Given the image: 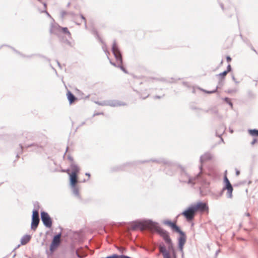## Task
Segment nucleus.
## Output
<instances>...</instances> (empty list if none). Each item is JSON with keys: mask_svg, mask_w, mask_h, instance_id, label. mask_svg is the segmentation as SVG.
Instances as JSON below:
<instances>
[{"mask_svg": "<svg viewBox=\"0 0 258 258\" xmlns=\"http://www.w3.org/2000/svg\"><path fill=\"white\" fill-rule=\"evenodd\" d=\"M211 158V157L209 154H205L201 157V161L202 162H205L207 160L210 159Z\"/></svg>", "mask_w": 258, "mask_h": 258, "instance_id": "nucleus-20", "label": "nucleus"}, {"mask_svg": "<svg viewBox=\"0 0 258 258\" xmlns=\"http://www.w3.org/2000/svg\"><path fill=\"white\" fill-rule=\"evenodd\" d=\"M196 212L194 207L191 206L185 210L182 215L185 217L187 220L191 221L194 219Z\"/></svg>", "mask_w": 258, "mask_h": 258, "instance_id": "nucleus-5", "label": "nucleus"}, {"mask_svg": "<svg viewBox=\"0 0 258 258\" xmlns=\"http://www.w3.org/2000/svg\"><path fill=\"white\" fill-rule=\"evenodd\" d=\"M60 243V234H58L53 237L52 241L50 245V251L51 253H53V252L57 249Z\"/></svg>", "mask_w": 258, "mask_h": 258, "instance_id": "nucleus-4", "label": "nucleus"}, {"mask_svg": "<svg viewBox=\"0 0 258 258\" xmlns=\"http://www.w3.org/2000/svg\"><path fill=\"white\" fill-rule=\"evenodd\" d=\"M155 227L154 222L151 221H137L132 223L131 229L133 230L139 229L141 230L148 229L151 231Z\"/></svg>", "mask_w": 258, "mask_h": 258, "instance_id": "nucleus-1", "label": "nucleus"}, {"mask_svg": "<svg viewBox=\"0 0 258 258\" xmlns=\"http://www.w3.org/2000/svg\"><path fill=\"white\" fill-rule=\"evenodd\" d=\"M195 179H196V178L189 179V181H188V183H195V181L194 180H195Z\"/></svg>", "mask_w": 258, "mask_h": 258, "instance_id": "nucleus-23", "label": "nucleus"}, {"mask_svg": "<svg viewBox=\"0 0 258 258\" xmlns=\"http://www.w3.org/2000/svg\"><path fill=\"white\" fill-rule=\"evenodd\" d=\"M159 248L160 252L162 253L164 258H176L175 252L172 246L168 245V250L166 249L164 245L161 244Z\"/></svg>", "mask_w": 258, "mask_h": 258, "instance_id": "nucleus-2", "label": "nucleus"}, {"mask_svg": "<svg viewBox=\"0 0 258 258\" xmlns=\"http://www.w3.org/2000/svg\"><path fill=\"white\" fill-rule=\"evenodd\" d=\"M67 96L70 104L73 103L77 100V98L70 91L67 92Z\"/></svg>", "mask_w": 258, "mask_h": 258, "instance_id": "nucleus-12", "label": "nucleus"}, {"mask_svg": "<svg viewBox=\"0 0 258 258\" xmlns=\"http://www.w3.org/2000/svg\"><path fill=\"white\" fill-rule=\"evenodd\" d=\"M79 171V168L76 165H71V173H75V174H78Z\"/></svg>", "mask_w": 258, "mask_h": 258, "instance_id": "nucleus-16", "label": "nucleus"}, {"mask_svg": "<svg viewBox=\"0 0 258 258\" xmlns=\"http://www.w3.org/2000/svg\"><path fill=\"white\" fill-rule=\"evenodd\" d=\"M180 234V236L179 238V247L181 250H182L183 246L185 243L186 241V236L184 233L181 231V233H179Z\"/></svg>", "mask_w": 258, "mask_h": 258, "instance_id": "nucleus-11", "label": "nucleus"}, {"mask_svg": "<svg viewBox=\"0 0 258 258\" xmlns=\"http://www.w3.org/2000/svg\"><path fill=\"white\" fill-rule=\"evenodd\" d=\"M248 133L252 136L258 137V130H249Z\"/></svg>", "mask_w": 258, "mask_h": 258, "instance_id": "nucleus-19", "label": "nucleus"}, {"mask_svg": "<svg viewBox=\"0 0 258 258\" xmlns=\"http://www.w3.org/2000/svg\"><path fill=\"white\" fill-rule=\"evenodd\" d=\"M41 216L43 224L46 227L50 228L52 226V221L48 213L42 212L41 213Z\"/></svg>", "mask_w": 258, "mask_h": 258, "instance_id": "nucleus-7", "label": "nucleus"}, {"mask_svg": "<svg viewBox=\"0 0 258 258\" xmlns=\"http://www.w3.org/2000/svg\"><path fill=\"white\" fill-rule=\"evenodd\" d=\"M58 31L67 34L69 37H71V34L67 27H58Z\"/></svg>", "mask_w": 258, "mask_h": 258, "instance_id": "nucleus-14", "label": "nucleus"}, {"mask_svg": "<svg viewBox=\"0 0 258 258\" xmlns=\"http://www.w3.org/2000/svg\"><path fill=\"white\" fill-rule=\"evenodd\" d=\"M257 142V140L256 139H254L253 141L252 142L251 144L252 145H253L255 143H256Z\"/></svg>", "mask_w": 258, "mask_h": 258, "instance_id": "nucleus-27", "label": "nucleus"}, {"mask_svg": "<svg viewBox=\"0 0 258 258\" xmlns=\"http://www.w3.org/2000/svg\"><path fill=\"white\" fill-rule=\"evenodd\" d=\"M39 223V213L37 210H34L32 214V219L31 223V228L35 230Z\"/></svg>", "mask_w": 258, "mask_h": 258, "instance_id": "nucleus-6", "label": "nucleus"}, {"mask_svg": "<svg viewBox=\"0 0 258 258\" xmlns=\"http://www.w3.org/2000/svg\"><path fill=\"white\" fill-rule=\"evenodd\" d=\"M86 175L88 176L89 177L90 176V174L89 173H86Z\"/></svg>", "mask_w": 258, "mask_h": 258, "instance_id": "nucleus-32", "label": "nucleus"}, {"mask_svg": "<svg viewBox=\"0 0 258 258\" xmlns=\"http://www.w3.org/2000/svg\"><path fill=\"white\" fill-rule=\"evenodd\" d=\"M173 222H172L171 221H166L164 222V223L169 226H171V225L173 223Z\"/></svg>", "mask_w": 258, "mask_h": 258, "instance_id": "nucleus-21", "label": "nucleus"}, {"mask_svg": "<svg viewBox=\"0 0 258 258\" xmlns=\"http://www.w3.org/2000/svg\"><path fill=\"white\" fill-rule=\"evenodd\" d=\"M67 172L70 175L71 185L74 188H76V185L78 182L77 174L75 173H70L69 170H67Z\"/></svg>", "mask_w": 258, "mask_h": 258, "instance_id": "nucleus-10", "label": "nucleus"}, {"mask_svg": "<svg viewBox=\"0 0 258 258\" xmlns=\"http://www.w3.org/2000/svg\"><path fill=\"white\" fill-rule=\"evenodd\" d=\"M120 68H121V69L123 71H124V72H125V70H124V69L123 68V67H120Z\"/></svg>", "mask_w": 258, "mask_h": 258, "instance_id": "nucleus-31", "label": "nucleus"}, {"mask_svg": "<svg viewBox=\"0 0 258 258\" xmlns=\"http://www.w3.org/2000/svg\"><path fill=\"white\" fill-rule=\"evenodd\" d=\"M204 92L208 93H213L215 92V91H207L205 90H204Z\"/></svg>", "mask_w": 258, "mask_h": 258, "instance_id": "nucleus-25", "label": "nucleus"}, {"mask_svg": "<svg viewBox=\"0 0 258 258\" xmlns=\"http://www.w3.org/2000/svg\"><path fill=\"white\" fill-rule=\"evenodd\" d=\"M192 207H194L196 212L198 211L204 212L208 210V207L207 206V204L202 202L198 203L196 205L193 206Z\"/></svg>", "mask_w": 258, "mask_h": 258, "instance_id": "nucleus-9", "label": "nucleus"}, {"mask_svg": "<svg viewBox=\"0 0 258 258\" xmlns=\"http://www.w3.org/2000/svg\"><path fill=\"white\" fill-rule=\"evenodd\" d=\"M224 181L226 182V174H224Z\"/></svg>", "mask_w": 258, "mask_h": 258, "instance_id": "nucleus-29", "label": "nucleus"}, {"mask_svg": "<svg viewBox=\"0 0 258 258\" xmlns=\"http://www.w3.org/2000/svg\"><path fill=\"white\" fill-rule=\"evenodd\" d=\"M31 239V236L30 235H25L22 237L21 240V243L22 245H25L27 244Z\"/></svg>", "mask_w": 258, "mask_h": 258, "instance_id": "nucleus-13", "label": "nucleus"}, {"mask_svg": "<svg viewBox=\"0 0 258 258\" xmlns=\"http://www.w3.org/2000/svg\"><path fill=\"white\" fill-rule=\"evenodd\" d=\"M75 190H76V194H77L78 190L77 189H75Z\"/></svg>", "mask_w": 258, "mask_h": 258, "instance_id": "nucleus-33", "label": "nucleus"}, {"mask_svg": "<svg viewBox=\"0 0 258 258\" xmlns=\"http://www.w3.org/2000/svg\"><path fill=\"white\" fill-rule=\"evenodd\" d=\"M112 50L113 53L115 57L116 58V60L119 62V64H121L122 63L121 55V53L117 47V46L115 44H114L113 45Z\"/></svg>", "mask_w": 258, "mask_h": 258, "instance_id": "nucleus-8", "label": "nucleus"}, {"mask_svg": "<svg viewBox=\"0 0 258 258\" xmlns=\"http://www.w3.org/2000/svg\"><path fill=\"white\" fill-rule=\"evenodd\" d=\"M154 226L155 227L152 229L151 231L157 232L163 238L164 240L169 244V245L172 246L171 240L168 233L166 231L161 229L157 223H154Z\"/></svg>", "mask_w": 258, "mask_h": 258, "instance_id": "nucleus-3", "label": "nucleus"}, {"mask_svg": "<svg viewBox=\"0 0 258 258\" xmlns=\"http://www.w3.org/2000/svg\"><path fill=\"white\" fill-rule=\"evenodd\" d=\"M227 103H228L230 106L231 108H233V105H232V102L228 100L227 98Z\"/></svg>", "mask_w": 258, "mask_h": 258, "instance_id": "nucleus-22", "label": "nucleus"}, {"mask_svg": "<svg viewBox=\"0 0 258 258\" xmlns=\"http://www.w3.org/2000/svg\"><path fill=\"white\" fill-rule=\"evenodd\" d=\"M170 227L175 232L178 233H181V231L179 229V228L176 225L175 223H173Z\"/></svg>", "mask_w": 258, "mask_h": 258, "instance_id": "nucleus-17", "label": "nucleus"}, {"mask_svg": "<svg viewBox=\"0 0 258 258\" xmlns=\"http://www.w3.org/2000/svg\"><path fill=\"white\" fill-rule=\"evenodd\" d=\"M231 59L230 57L227 56V61H231Z\"/></svg>", "mask_w": 258, "mask_h": 258, "instance_id": "nucleus-26", "label": "nucleus"}, {"mask_svg": "<svg viewBox=\"0 0 258 258\" xmlns=\"http://www.w3.org/2000/svg\"><path fill=\"white\" fill-rule=\"evenodd\" d=\"M227 190L228 191V192L229 194V197L232 198V190H233V188H232V186L231 183H230V182L229 181V180H228L227 178Z\"/></svg>", "mask_w": 258, "mask_h": 258, "instance_id": "nucleus-15", "label": "nucleus"}, {"mask_svg": "<svg viewBox=\"0 0 258 258\" xmlns=\"http://www.w3.org/2000/svg\"><path fill=\"white\" fill-rule=\"evenodd\" d=\"M170 227L175 232L178 233H181V231L179 229V228L176 225L175 223H173Z\"/></svg>", "mask_w": 258, "mask_h": 258, "instance_id": "nucleus-18", "label": "nucleus"}, {"mask_svg": "<svg viewBox=\"0 0 258 258\" xmlns=\"http://www.w3.org/2000/svg\"><path fill=\"white\" fill-rule=\"evenodd\" d=\"M231 71V66L229 65L227 68V74Z\"/></svg>", "mask_w": 258, "mask_h": 258, "instance_id": "nucleus-24", "label": "nucleus"}, {"mask_svg": "<svg viewBox=\"0 0 258 258\" xmlns=\"http://www.w3.org/2000/svg\"><path fill=\"white\" fill-rule=\"evenodd\" d=\"M76 254L78 257H81L78 252H76Z\"/></svg>", "mask_w": 258, "mask_h": 258, "instance_id": "nucleus-30", "label": "nucleus"}, {"mask_svg": "<svg viewBox=\"0 0 258 258\" xmlns=\"http://www.w3.org/2000/svg\"><path fill=\"white\" fill-rule=\"evenodd\" d=\"M221 75H226V71H224L222 74Z\"/></svg>", "mask_w": 258, "mask_h": 258, "instance_id": "nucleus-28", "label": "nucleus"}]
</instances>
